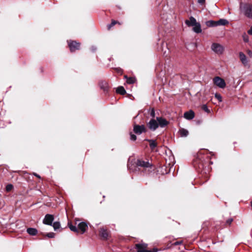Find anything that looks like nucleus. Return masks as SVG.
I'll use <instances>...</instances> for the list:
<instances>
[{
  "instance_id": "f3484780",
  "label": "nucleus",
  "mask_w": 252,
  "mask_h": 252,
  "mask_svg": "<svg viewBox=\"0 0 252 252\" xmlns=\"http://www.w3.org/2000/svg\"><path fill=\"white\" fill-rule=\"evenodd\" d=\"M193 31L194 32L197 33L201 32L202 30L201 28V25L199 23H196L195 25L193 26Z\"/></svg>"
},
{
  "instance_id": "0eeeda50",
  "label": "nucleus",
  "mask_w": 252,
  "mask_h": 252,
  "mask_svg": "<svg viewBox=\"0 0 252 252\" xmlns=\"http://www.w3.org/2000/svg\"><path fill=\"white\" fill-rule=\"evenodd\" d=\"M148 126L151 130L154 131L158 127V122L156 120L152 119L148 123Z\"/></svg>"
},
{
  "instance_id": "6ab92c4d",
  "label": "nucleus",
  "mask_w": 252,
  "mask_h": 252,
  "mask_svg": "<svg viewBox=\"0 0 252 252\" xmlns=\"http://www.w3.org/2000/svg\"><path fill=\"white\" fill-rule=\"evenodd\" d=\"M206 25L208 27H214L217 26V21L209 20L206 22Z\"/></svg>"
},
{
  "instance_id": "f03ea898",
  "label": "nucleus",
  "mask_w": 252,
  "mask_h": 252,
  "mask_svg": "<svg viewBox=\"0 0 252 252\" xmlns=\"http://www.w3.org/2000/svg\"><path fill=\"white\" fill-rule=\"evenodd\" d=\"M213 81L214 83L220 88L223 89L226 86V83L225 82L224 80L220 78V77H215L213 78Z\"/></svg>"
},
{
  "instance_id": "c9c22d12",
  "label": "nucleus",
  "mask_w": 252,
  "mask_h": 252,
  "mask_svg": "<svg viewBox=\"0 0 252 252\" xmlns=\"http://www.w3.org/2000/svg\"><path fill=\"white\" fill-rule=\"evenodd\" d=\"M205 0H198V2L201 4H203L205 3Z\"/></svg>"
},
{
  "instance_id": "c85d7f7f",
  "label": "nucleus",
  "mask_w": 252,
  "mask_h": 252,
  "mask_svg": "<svg viewBox=\"0 0 252 252\" xmlns=\"http://www.w3.org/2000/svg\"><path fill=\"white\" fill-rule=\"evenodd\" d=\"M202 109L207 113L210 112V110L208 109L207 106L206 104H204L202 105Z\"/></svg>"
},
{
  "instance_id": "4be33fe9",
  "label": "nucleus",
  "mask_w": 252,
  "mask_h": 252,
  "mask_svg": "<svg viewBox=\"0 0 252 252\" xmlns=\"http://www.w3.org/2000/svg\"><path fill=\"white\" fill-rule=\"evenodd\" d=\"M116 92L117 93L123 95L125 94L126 93V90H125L124 88L122 86H120L118 87L116 90Z\"/></svg>"
},
{
  "instance_id": "7c9ffc66",
  "label": "nucleus",
  "mask_w": 252,
  "mask_h": 252,
  "mask_svg": "<svg viewBox=\"0 0 252 252\" xmlns=\"http://www.w3.org/2000/svg\"><path fill=\"white\" fill-rule=\"evenodd\" d=\"M46 236L49 237V238H54L55 237V234L53 232H50V233H48L47 234H46Z\"/></svg>"
},
{
  "instance_id": "a19ab883",
  "label": "nucleus",
  "mask_w": 252,
  "mask_h": 252,
  "mask_svg": "<svg viewBox=\"0 0 252 252\" xmlns=\"http://www.w3.org/2000/svg\"><path fill=\"white\" fill-rule=\"evenodd\" d=\"M158 252V250L157 249H154L153 250V251H152V252Z\"/></svg>"
},
{
  "instance_id": "72a5a7b5",
  "label": "nucleus",
  "mask_w": 252,
  "mask_h": 252,
  "mask_svg": "<svg viewBox=\"0 0 252 252\" xmlns=\"http://www.w3.org/2000/svg\"><path fill=\"white\" fill-rule=\"evenodd\" d=\"M233 221V219H228L227 220H226V223L229 225H230L231 222H232Z\"/></svg>"
},
{
  "instance_id": "9b49d317",
  "label": "nucleus",
  "mask_w": 252,
  "mask_h": 252,
  "mask_svg": "<svg viewBox=\"0 0 252 252\" xmlns=\"http://www.w3.org/2000/svg\"><path fill=\"white\" fill-rule=\"evenodd\" d=\"M157 121L158 122V126L163 127L168 124V122L162 117H157Z\"/></svg>"
},
{
  "instance_id": "e433bc0d",
  "label": "nucleus",
  "mask_w": 252,
  "mask_h": 252,
  "mask_svg": "<svg viewBox=\"0 0 252 252\" xmlns=\"http://www.w3.org/2000/svg\"><path fill=\"white\" fill-rule=\"evenodd\" d=\"M96 50V48L94 46H92L91 47V50L92 52H95Z\"/></svg>"
},
{
  "instance_id": "37998d69",
  "label": "nucleus",
  "mask_w": 252,
  "mask_h": 252,
  "mask_svg": "<svg viewBox=\"0 0 252 252\" xmlns=\"http://www.w3.org/2000/svg\"><path fill=\"white\" fill-rule=\"evenodd\" d=\"M180 243H181L180 242H177V243H176V244H179Z\"/></svg>"
},
{
  "instance_id": "393cba45",
  "label": "nucleus",
  "mask_w": 252,
  "mask_h": 252,
  "mask_svg": "<svg viewBox=\"0 0 252 252\" xmlns=\"http://www.w3.org/2000/svg\"><path fill=\"white\" fill-rule=\"evenodd\" d=\"M55 230H57L60 227V223L59 221H55L53 223H52V225Z\"/></svg>"
},
{
  "instance_id": "b1692460",
  "label": "nucleus",
  "mask_w": 252,
  "mask_h": 252,
  "mask_svg": "<svg viewBox=\"0 0 252 252\" xmlns=\"http://www.w3.org/2000/svg\"><path fill=\"white\" fill-rule=\"evenodd\" d=\"M125 77L126 78V82L128 84H133L135 81V79L133 77L127 78L126 76H125Z\"/></svg>"
},
{
  "instance_id": "4468645a",
  "label": "nucleus",
  "mask_w": 252,
  "mask_h": 252,
  "mask_svg": "<svg viewBox=\"0 0 252 252\" xmlns=\"http://www.w3.org/2000/svg\"><path fill=\"white\" fill-rule=\"evenodd\" d=\"M184 118L187 120H192L194 117V113L193 111L189 110L184 113Z\"/></svg>"
},
{
  "instance_id": "20e7f679",
  "label": "nucleus",
  "mask_w": 252,
  "mask_h": 252,
  "mask_svg": "<svg viewBox=\"0 0 252 252\" xmlns=\"http://www.w3.org/2000/svg\"><path fill=\"white\" fill-rule=\"evenodd\" d=\"M146 127L144 125H134L133 126V131L135 133L140 135L143 132H146Z\"/></svg>"
},
{
  "instance_id": "1a4fd4ad",
  "label": "nucleus",
  "mask_w": 252,
  "mask_h": 252,
  "mask_svg": "<svg viewBox=\"0 0 252 252\" xmlns=\"http://www.w3.org/2000/svg\"><path fill=\"white\" fill-rule=\"evenodd\" d=\"M136 165L138 166L142 167L144 168L151 167L152 165L149 161H145L140 159L137 160Z\"/></svg>"
},
{
  "instance_id": "c03bdc74",
  "label": "nucleus",
  "mask_w": 252,
  "mask_h": 252,
  "mask_svg": "<svg viewBox=\"0 0 252 252\" xmlns=\"http://www.w3.org/2000/svg\"><path fill=\"white\" fill-rule=\"evenodd\" d=\"M210 164H213V162L212 161H210Z\"/></svg>"
},
{
  "instance_id": "c756f323",
  "label": "nucleus",
  "mask_w": 252,
  "mask_h": 252,
  "mask_svg": "<svg viewBox=\"0 0 252 252\" xmlns=\"http://www.w3.org/2000/svg\"><path fill=\"white\" fill-rule=\"evenodd\" d=\"M130 139L131 140L135 141L136 140L137 137L135 134H134L131 132L130 133Z\"/></svg>"
},
{
  "instance_id": "423d86ee",
  "label": "nucleus",
  "mask_w": 252,
  "mask_h": 252,
  "mask_svg": "<svg viewBox=\"0 0 252 252\" xmlns=\"http://www.w3.org/2000/svg\"><path fill=\"white\" fill-rule=\"evenodd\" d=\"M148 245L146 244H137L135 245V248L137 252H152V251L147 250Z\"/></svg>"
},
{
  "instance_id": "7ed1b4c3",
  "label": "nucleus",
  "mask_w": 252,
  "mask_h": 252,
  "mask_svg": "<svg viewBox=\"0 0 252 252\" xmlns=\"http://www.w3.org/2000/svg\"><path fill=\"white\" fill-rule=\"evenodd\" d=\"M211 49L218 54H221L224 51V47L220 44L214 43L211 45Z\"/></svg>"
},
{
  "instance_id": "79ce46f5",
  "label": "nucleus",
  "mask_w": 252,
  "mask_h": 252,
  "mask_svg": "<svg viewBox=\"0 0 252 252\" xmlns=\"http://www.w3.org/2000/svg\"><path fill=\"white\" fill-rule=\"evenodd\" d=\"M117 71H118L119 73H121V72H122V70H121V69H118Z\"/></svg>"
},
{
  "instance_id": "9d476101",
  "label": "nucleus",
  "mask_w": 252,
  "mask_h": 252,
  "mask_svg": "<svg viewBox=\"0 0 252 252\" xmlns=\"http://www.w3.org/2000/svg\"><path fill=\"white\" fill-rule=\"evenodd\" d=\"M239 58L241 63L245 66H249L248 60L243 52L239 53Z\"/></svg>"
},
{
  "instance_id": "f8f14e48",
  "label": "nucleus",
  "mask_w": 252,
  "mask_h": 252,
  "mask_svg": "<svg viewBox=\"0 0 252 252\" xmlns=\"http://www.w3.org/2000/svg\"><path fill=\"white\" fill-rule=\"evenodd\" d=\"M196 23V19L192 16L189 18V20L185 21L186 24L189 27H193Z\"/></svg>"
},
{
  "instance_id": "39448f33",
  "label": "nucleus",
  "mask_w": 252,
  "mask_h": 252,
  "mask_svg": "<svg viewBox=\"0 0 252 252\" xmlns=\"http://www.w3.org/2000/svg\"><path fill=\"white\" fill-rule=\"evenodd\" d=\"M68 46L71 52H74L80 48V44L75 41L70 40L68 41Z\"/></svg>"
},
{
  "instance_id": "aec40b11",
  "label": "nucleus",
  "mask_w": 252,
  "mask_h": 252,
  "mask_svg": "<svg viewBox=\"0 0 252 252\" xmlns=\"http://www.w3.org/2000/svg\"><path fill=\"white\" fill-rule=\"evenodd\" d=\"M27 231L30 235L32 236H35L37 233L36 229L31 227L28 228Z\"/></svg>"
},
{
  "instance_id": "cd10ccee",
  "label": "nucleus",
  "mask_w": 252,
  "mask_h": 252,
  "mask_svg": "<svg viewBox=\"0 0 252 252\" xmlns=\"http://www.w3.org/2000/svg\"><path fill=\"white\" fill-rule=\"evenodd\" d=\"M215 96L219 100V102L222 101V97L220 94H215Z\"/></svg>"
},
{
  "instance_id": "ea45409f",
  "label": "nucleus",
  "mask_w": 252,
  "mask_h": 252,
  "mask_svg": "<svg viewBox=\"0 0 252 252\" xmlns=\"http://www.w3.org/2000/svg\"><path fill=\"white\" fill-rule=\"evenodd\" d=\"M244 40L245 42H248L249 41L248 38L244 37Z\"/></svg>"
},
{
  "instance_id": "4c0bfd02",
  "label": "nucleus",
  "mask_w": 252,
  "mask_h": 252,
  "mask_svg": "<svg viewBox=\"0 0 252 252\" xmlns=\"http://www.w3.org/2000/svg\"><path fill=\"white\" fill-rule=\"evenodd\" d=\"M33 175L35 176V177H37L38 178H39L40 179L41 177L40 176V175H39L38 174H37V173H33Z\"/></svg>"
},
{
  "instance_id": "5701e85b",
  "label": "nucleus",
  "mask_w": 252,
  "mask_h": 252,
  "mask_svg": "<svg viewBox=\"0 0 252 252\" xmlns=\"http://www.w3.org/2000/svg\"><path fill=\"white\" fill-rule=\"evenodd\" d=\"M150 143V147L151 149H154L157 147V144L155 140H147Z\"/></svg>"
},
{
  "instance_id": "dca6fc26",
  "label": "nucleus",
  "mask_w": 252,
  "mask_h": 252,
  "mask_svg": "<svg viewBox=\"0 0 252 252\" xmlns=\"http://www.w3.org/2000/svg\"><path fill=\"white\" fill-rule=\"evenodd\" d=\"M99 234L101 237L103 239H107L108 237V234L107 231L103 228L99 230Z\"/></svg>"
},
{
  "instance_id": "473e14b6",
  "label": "nucleus",
  "mask_w": 252,
  "mask_h": 252,
  "mask_svg": "<svg viewBox=\"0 0 252 252\" xmlns=\"http://www.w3.org/2000/svg\"><path fill=\"white\" fill-rule=\"evenodd\" d=\"M150 114L151 116L153 118L155 117V110L153 108L151 110Z\"/></svg>"
},
{
  "instance_id": "a878e982",
  "label": "nucleus",
  "mask_w": 252,
  "mask_h": 252,
  "mask_svg": "<svg viewBox=\"0 0 252 252\" xmlns=\"http://www.w3.org/2000/svg\"><path fill=\"white\" fill-rule=\"evenodd\" d=\"M70 229L73 232H78V229L75 226H74L71 224L68 223Z\"/></svg>"
},
{
  "instance_id": "412c9836",
  "label": "nucleus",
  "mask_w": 252,
  "mask_h": 252,
  "mask_svg": "<svg viewBox=\"0 0 252 252\" xmlns=\"http://www.w3.org/2000/svg\"><path fill=\"white\" fill-rule=\"evenodd\" d=\"M217 26L220 25L224 26L228 23V22L223 19H220L219 21H217Z\"/></svg>"
},
{
  "instance_id": "f704fd0d",
  "label": "nucleus",
  "mask_w": 252,
  "mask_h": 252,
  "mask_svg": "<svg viewBox=\"0 0 252 252\" xmlns=\"http://www.w3.org/2000/svg\"><path fill=\"white\" fill-rule=\"evenodd\" d=\"M248 34H249L250 35H252V26H251V27L250 28V30H248Z\"/></svg>"
},
{
  "instance_id": "a18cd8bd",
  "label": "nucleus",
  "mask_w": 252,
  "mask_h": 252,
  "mask_svg": "<svg viewBox=\"0 0 252 252\" xmlns=\"http://www.w3.org/2000/svg\"><path fill=\"white\" fill-rule=\"evenodd\" d=\"M251 206H252V202H251Z\"/></svg>"
},
{
  "instance_id": "2f4dec72",
  "label": "nucleus",
  "mask_w": 252,
  "mask_h": 252,
  "mask_svg": "<svg viewBox=\"0 0 252 252\" xmlns=\"http://www.w3.org/2000/svg\"><path fill=\"white\" fill-rule=\"evenodd\" d=\"M117 23L116 21H112V23L108 25V29H110L112 27L114 26Z\"/></svg>"
},
{
  "instance_id": "6e6552de",
  "label": "nucleus",
  "mask_w": 252,
  "mask_h": 252,
  "mask_svg": "<svg viewBox=\"0 0 252 252\" xmlns=\"http://www.w3.org/2000/svg\"><path fill=\"white\" fill-rule=\"evenodd\" d=\"M54 219V216L52 215L47 214L43 220V222L45 224L52 225Z\"/></svg>"
},
{
  "instance_id": "f257e3e1",
  "label": "nucleus",
  "mask_w": 252,
  "mask_h": 252,
  "mask_svg": "<svg viewBox=\"0 0 252 252\" xmlns=\"http://www.w3.org/2000/svg\"><path fill=\"white\" fill-rule=\"evenodd\" d=\"M240 10L246 17L252 19V4L247 3H240Z\"/></svg>"
},
{
  "instance_id": "a211bd4d",
  "label": "nucleus",
  "mask_w": 252,
  "mask_h": 252,
  "mask_svg": "<svg viewBox=\"0 0 252 252\" xmlns=\"http://www.w3.org/2000/svg\"><path fill=\"white\" fill-rule=\"evenodd\" d=\"M178 132L181 137H187L189 135L188 130L183 128L180 129Z\"/></svg>"
},
{
  "instance_id": "bb28decb",
  "label": "nucleus",
  "mask_w": 252,
  "mask_h": 252,
  "mask_svg": "<svg viewBox=\"0 0 252 252\" xmlns=\"http://www.w3.org/2000/svg\"><path fill=\"white\" fill-rule=\"evenodd\" d=\"M13 186L12 184H8L6 186L5 189L6 191L9 192L12 189Z\"/></svg>"
},
{
  "instance_id": "2eb2a0df",
  "label": "nucleus",
  "mask_w": 252,
  "mask_h": 252,
  "mask_svg": "<svg viewBox=\"0 0 252 252\" xmlns=\"http://www.w3.org/2000/svg\"><path fill=\"white\" fill-rule=\"evenodd\" d=\"M100 88L103 90L104 92H107L109 90V86L108 83L105 81H101L99 83Z\"/></svg>"
},
{
  "instance_id": "58836bf2",
  "label": "nucleus",
  "mask_w": 252,
  "mask_h": 252,
  "mask_svg": "<svg viewBox=\"0 0 252 252\" xmlns=\"http://www.w3.org/2000/svg\"><path fill=\"white\" fill-rule=\"evenodd\" d=\"M248 54L250 56L252 57V52L251 51L249 50L248 52Z\"/></svg>"
},
{
  "instance_id": "ddd939ff",
  "label": "nucleus",
  "mask_w": 252,
  "mask_h": 252,
  "mask_svg": "<svg viewBox=\"0 0 252 252\" xmlns=\"http://www.w3.org/2000/svg\"><path fill=\"white\" fill-rule=\"evenodd\" d=\"M88 225L85 222H81L78 224V228L81 231V234L84 233L88 229Z\"/></svg>"
}]
</instances>
